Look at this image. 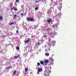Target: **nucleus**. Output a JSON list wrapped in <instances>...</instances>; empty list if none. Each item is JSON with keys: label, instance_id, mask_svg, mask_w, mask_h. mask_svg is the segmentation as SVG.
<instances>
[{"label": "nucleus", "instance_id": "nucleus-1", "mask_svg": "<svg viewBox=\"0 0 76 76\" xmlns=\"http://www.w3.org/2000/svg\"><path fill=\"white\" fill-rule=\"evenodd\" d=\"M51 72L49 70L48 68L46 67L45 68V70L44 71V75L45 76H49L50 75V73H51Z\"/></svg>", "mask_w": 76, "mask_h": 76}, {"label": "nucleus", "instance_id": "nucleus-2", "mask_svg": "<svg viewBox=\"0 0 76 76\" xmlns=\"http://www.w3.org/2000/svg\"><path fill=\"white\" fill-rule=\"evenodd\" d=\"M42 72V68H39L37 71V75H39V73Z\"/></svg>", "mask_w": 76, "mask_h": 76}, {"label": "nucleus", "instance_id": "nucleus-3", "mask_svg": "<svg viewBox=\"0 0 76 76\" xmlns=\"http://www.w3.org/2000/svg\"><path fill=\"white\" fill-rule=\"evenodd\" d=\"M27 21H28V22H29V21L34 22V19L32 18H27Z\"/></svg>", "mask_w": 76, "mask_h": 76}, {"label": "nucleus", "instance_id": "nucleus-4", "mask_svg": "<svg viewBox=\"0 0 76 76\" xmlns=\"http://www.w3.org/2000/svg\"><path fill=\"white\" fill-rule=\"evenodd\" d=\"M27 39H28L27 40H26L24 41V42L25 43H28L29 41H30V40H31V39L29 38H27Z\"/></svg>", "mask_w": 76, "mask_h": 76}, {"label": "nucleus", "instance_id": "nucleus-5", "mask_svg": "<svg viewBox=\"0 0 76 76\" xmlns=\"http://www.w3.org/2000/svg\"><path fill=\"white\" fill-rule=\"evenodd\" d=\"M56 41H53L52 42V44L53 45V46H55V45H56V44H55L54 43H56Z\"/></svg>", "mask_w": 76, "mask_h": 76}, {"label": "nucleus", "instance_id": "nucleus-6", "mask_svg": "<svg viewBox=\"0 0 76 76\" xmlns=\"http://www.w3.org/2000/svg\"><path fill=\"white\" fill-rule=\"evenodd\" d=\"M13 9L15 10V11H17V8L15 7H13L11 9V10H12Z\"/></svg>", "mask_w": 76, "mask_h": 76}, {"label": "nucleus", "instance_id": "nucleus-7", "mask_svg": "<svg viewBox=\"0 0 76 76\" xmlns=\"http://www.w3.org/2000/svg\"><path fill=\"white\" fill-rule=\"evenodd\" d=\"M28 68H25V74H26V72H28Z\"/></svg>", "mask_w": 76, "mask_h": 76}, {"label": "nucleus", "instance_id": "nucleus-8", "mask_svg": "<svg viewBox=\"0 0 76 76\" xmlns=\"http://www.w3.org/2000/svg\"><path fill=\"white\" fill-rule=\"evenodd\" d=\"M49 60H50V61H52V62H53V58H50L49 59Z\"/></svg>", "mask_w": 76, "mask_h": 76}, {"label": "nucleus", "instance_id": "nucleus-9", "mask_svg": "<svg viewBox=\"0 0 76 76\" xmlns=\"http://www.w3.org/2000/svg\"><path fill=\"white\" fill-rule=\"evenodd\" d=\"M51 22H52V20H51V19H49L48 21H47V22L48 23H50Z\"/></svg>", "mask_w": 76, "mask_h": 76}, {"label": "nucleus", "instance_id": "nucleus-10", "mask_svg": "<svg viewBox=\"0 0 76 76\" xmlns=\"http://www.w3.org/2000/svg\"><path fill=\"white\" fill-rule=\"evenodd\" d=\"M19 57V55H18V56H14V58H15V59H16V58H18Z\"/></svg>", "mask_w": 76, "mask_h": 76}, {"label": "nucleus", "instance_id": "nucleus-11", "mask_svg": "<svg viewBox=\"0 0 76 76\" xmlns=\"http://www.w3.org/2000/svg\"><path fill=\"white\" fill-rule=\"evenodd\" d=\"M23 56L24 57H27V54L26 53L23 54Z\"/></svg>", "mask_w": 76, "mask_h": 76}, {"label": "nucleus", "instance_id": "nucleus-12", "mask_svg": "<svg viewBox=\"0 0 76 76\" xmlns=\"http://www.w3.org/2000/svg\"><path fill=\"white\" fill-rule=\"evenodd\" d=\"M49 62V61H48V60H45V63H48Z\"/></svg>", "mask_w": 76, "mask_h": 76}, {"label": "nucleus", "instance_id": "nucleus-13", "mask_svg": "<svg viewBox=\"0 0 76 76\" xmlns=\"http://www.w3.org/2000/svg\"><path fill=\"white\" fill-rule=\"evenodd\" d=\"M40 63L41 64H44V62H43V61H40Z\"/></svg>", "mask_w": 76, "mask_h": 76}, {"label": "nucleus", "instance_id": "nucleus-14", "mask_svg": "<svg viewBox=\"0 0 76 76\" xmlns=\"http://www.w3.org/2000/svg\"><path fill=\"white\" fill-rule=\"evenodd\" d=\"M62 8V6H61V7H59V10H60V11H61V9Z\"/></svg>", "mask_w": 76, "mask_h": 76}, {"label": "nucleus", "instance_id": "nucleus-15", "mask_svg": "<svg viewBox=\"0 0 76 76\" xmlns=\"http://www.w3.org/2000/svg\"><path fill=\"white\" fill-rule=\"evenodd\" d=\"M57 26V25L56 24H55L54 25L52 26H53V28H54L55 26Z\"/></svg>", "mask_w": 76, "mask_h": 76}, {"label": "nucleus", "instance_id": "nucleus-16", "mask_svg": "<svg viewBox=\"0 0 76 76\" xmlns=\"http://www.w3.org/2000/svg\"><path fill=\"white\" fill-rule=\"evenodd\" d=\"M37 64L38 66H40V65H41V64H40V63H39V62H38L37 63Z\"/></svg>", "mask_w": 76, "mask_h": 76}, {"label": "nucleus", "instance_id": "nucleus-17", "mask_svg": "<svg viewBox=\"0 0 76 76\" xmlns=\"http://www.w3.org/2000/svg\"><path fill=\"white\" fill-rule=\"evenodd\" d=\"M16 71L15 70L14 71V72H13V75H16Z\"/></svg>", "mask_w": 76, "mask_h": 76}, {"label": "nucleus", "instance_id": "nucleus-18", "mask_svg": "<svg viewBox=\"0 0 76 76\" xmlns=\"http://www.w3.org/2000/svg\"><path fill=\"white\" fill-rule=\"evenodd\" d=\"M46 56H49V53H45Z\"/></svg>", "mask_w": 76, "mask_h": 76}, {"label": "nucleus", "instance_id": "nucleus-19", "mask_svg": "<svg viewBox=\"0 0 76 76\" xmlns=\"http://www.w3.org/2000/svg\"><path fill=\"white\" fill-rule=\"evenodd\" d=\"M16 15H14V19H15V18H16Z\"/></svg>", "mask_w": 76, "mask_h": 76}, {"label": "nucleus", "instance_id": "nucleus-20", "mask_svg": "<svg viewBox=\"0 0 76 76\" xmlns=\"http://www.w3.org/2000/svg\"><path fill=\"white\" fill-rule=\"evenodd\" d=\"M16 49H17V50H19V47H17L16 48Z\"/></svg>", "mask_w": 76, "mask_h": 76}, {"label": "nucleus", "instance_id": "nucleus-21", "mask_svg": "<svg viewBox=\"0 0 76 76\" xmlns=\"http://www.w3.org/2000/svg\"><path fill=\"white\" fill-rule=\"evenodd\" d=\"M48 42H51V39L50 38L48 39Z\"/></svg>", "mask_w": 76, "mask_h": 76}, {"label": "nucleus", "instance_id": "nucleus-22", "mask_svg": "<svg viewBox=\"0 0 76 76\" xmlns=\"http://www.w3.org/2000/svg\"><path fill=\"white\" fill-rule=\"evenodd\" d=\"M13 24H14V23H10V25H13Z\"/></svg>", "mask_w": 76, "mask_h": 76}, {"label": "nucleus", "instance_id": "nucleus-23", "mask_svg": "<svg viewBox=\"0 0 76 76\" xmlns=\"http://www.w3.org/2000/svg\"><path fill=\"white\" fill-rule=\"evenodd\" d=\"M38 10V7H36L35 8V10Z\"/></svg>", "mask_w": 76, "mask_h": 76}, {"label": "nucleus", "instance_id": "nucleus-24", "mask_svg": "<svg viewBox=\"0 0 76 76\" xmlns=\"http://www.w3.org/2000/svg\"><path fill=\"white\" fill-rule=\"evenodd\" d=\"M3 19V17L1 16H0V20H2V19Z\"/></svg>", "mask_w": 76, "mask_h": 76}, {"label": "nucleus", "instance_id": "nucleus-25", "mask_svg": "<svg viewBox=\"0 0 76 76\" xmlns=\"http://www.w3.org/2000/svg\"><path fill=\"white\" fill-rule=\"evenodd\" d=\"M44 38H47V35L45 36V34H44Z\"/></svg>", "mask_w": 76, "mask_h": 76}, {"label": "nucleus", "instance_id": "nucleus-26", "mask_svg": "<svg viewBox=\"0 0 76 76\" xmlns=\"http://www.w3.org/2000/svg\"><path fill=\"white\" fill-rule=\"evenodd\" d=\"M20 15L22 17H23V14L22 13H21Z\"/></svg>", "mask_w": 76, "mask_h": 76}, {"label": "nucleus", "instance_id": "nucleus-27", "mask_svg": "<svg viewBox=\"0 0 76 76\" xmlns=\"http://www.w3.org/2000/svg\"><path fill=\"white\" fill-rule=\"evenodd\" d=\"M53 34H54V33H50V35H53Z\"/></svg>", "mask_w": 76, "mask_h": 76}, {"label": "nucleus", "instance_id": "nucleus-28", "mask_svg": "<svg viewBox=\"0 0 76 76\" xmlns=\"http://www.w3.org/2000/svg\"><path fill=\"white\" fill-rule=\"evenodd\" d=\"M36 3H39V1H36Z\"/></svg>", "mask_w": 76, "mask_h": 76}, {"label": "nucleus", "instance_id": "nucleus-29", "mask_svg": "<svg viewBox=\"0 0 76 76\" xmlns=\"http://www.w3.org/2000/svg\"><path fill=\"white\" fill-rule=\"evenodd\" d=\"M38 45H40V43L39 42L38 43Z\"/></svg>", "mask_w": 76, "mask_h": 76}, {"label": "nucleus", "instance_id": "nucleus-30", "mask_svg": "<svg viewBox=\"0 0 76 76\" xmlns=\"http://www.w3.org/2000/svg\"><path fill=\"white\" fill-rule=\"evenodd\" d=\"M41 0H42V1L43 3H44V0H39V1H41Z\"/></svg>", "mask_w": 76, "mask_h": 76}, {"label": "nucleus", "instance_id": "nucleus-31", "mask_svg": "<svg viewBox=\"0 0 76 76\" xmlns=\"http://www.w3.org/2000/svg\"><path fill=\"white\" fill-rule=\"evenodd\" d=\"M15 6H17V4L16 3V2L15 3Z\"/></svg>", "mask_w": 76, "mask_h": 76}, {"label": "nucleus", "instance_id": "nucleus-32", "mask_svg": "<svg viewBox=\"0 0 76 76\" xmlns=\"http://www.w3.org/2000/svg\"><path fill=\"white\" fill-rule=\"evenodd\" d=\"M19 1V0H17L16 1V2H17V3H18V2Z\"/></svg>", "mask_w": 76, "mask_h": 76}, {"label": "nucleus", "instance_id": "nucleus-33", "mask_svg": "<svg viewBox=\"0 0 76 76\" xmlns=\"http://www.w3.org/2000/svg\"><path fill=\"white\" fill-rule=\"evenodd\" d=\"M19 32V31H18V30H17L16 31V33H18Z\"/></svg>", "mask_w": 76, "mask_h": 76}, {"label": "nucleus", "instance_id": "nucleus-34", "mask_svg": "<svg viewBox=\"0 0 76 76\" xmlns=\"http://www.w3.org/2000/svg\"><path fill=\"white\" fill-rule=\"evenodd\" d=\"M48 50H50V48H49Z\"/></svg>", "mask_w": 76, "mask_h": 76}, {"label": "nucleus", "instance_id": "nucleus-35", "mask_svg": "<svg viewBox=\"0 0 76 76\" xmlns=\"http://www.w3.org/2000/svg\"><path fill=\"white\" fill-rule=\"evenodd\" d=\"M30 74H32V72H30Z\"/></svg>", "mask_w": 76, "mask_h": 76}, {"label": "nucleus", "instance_id": "nucleus-36", "mask_svg": "<svg viewBox=\"0 0 76 76\" xmlns=\"http://www.w3.org/2000/svg\"><path fill=\"white\" fill-rule=\"evenodd\" d=\"M49 65H50V66L51 65V64H50Z\"/></svg>", "mask_w": 76, "mask_h": 76}, {"label": "nucleus", "instance_id": "nucleus-37", "mask_svg": "<svg viewBox=\"0 0 76 76\" xmlns=\"http://www.w3.org/2000/svg\"><path fill=\"white\" fill-rule=\"evenodd\" d=\"M60 1H61V0H59Z\"/></svg>", "mask_w": 76, "mask_h": 76}, {"label": "nucleus", "instance_id": "nucleus-38", "mask_svg": "<svg viewBox=\"0 0 76 76\" xmlns=\"http://www.w3.org/2000/svg\"><path fill=\"white\" fill-rule=\"evenodd\" d=\"M48 12L49 13V12H48Z\"/></svg>", "mask_w": 76, "mask_h": 76}, {"label": "nucleus", "instance_id": "nucleus-39", "mask_svg": "<svg viewBox=\"0 0 76 76\" xmlns=\"http://www.w3.org/2000/svg\"><path fill=\"white\" fill-rule=\"evenodd\" d=\"M50 68H51V67H50Z\"/></svg>", "mask_w": 76, "mask_h": 76}, {"label": "nucleus", "instance_id": "nucleus-40", "mask_svg": "<svg viewBox=\"0 0 76 76\" xmlns=\"http://www.w3.org/2000/svg\"><path fill=\"white\" fill-rule=\"evenodd\" d=\"M54 29H55V28H54Z\"/></svg>", "mask_w": 76, "mask_h": 76}]
</instances>
